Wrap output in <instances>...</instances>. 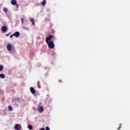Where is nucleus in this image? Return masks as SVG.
I'll return each instance as SVG.
<instances>
[{
	"label": "nucleus",
	"mask_w": 130,
	"mask_h": 130,
	"mask_svg": "<svg viewBox=\"0 0 130 130\" xmlns=\"http://www.w3.org/2000/svg\"><path fill=\"white\" fill-rule=\"evenodd\" d=\"M3 11L5 12V13H8V8H4Z\"/></svg>",
	"instance_id": "obj_14"
},
{
	"label": "nucleus",
	"mask_w": 130,
	"mask_h": 130,
	"mask_svg": "<svg viewBox=\"0 0 130 130\" xmlns=\"http://www.w3.org/2000/svg\"><path fill=\"white\" fill-rule=\"evenodd\" d=\"M21 21L22 24H24V18H21Z\"/></svg>",
	"instance_id": "obj_16"
},
{
	"label": "nucleus",
	"mask_w": 130,
	"mask_h": 130,
	"mask_svg": "<svg viewBox=\"0 0 130 130\" xmlns=\"http://www.w3.org/2000/svg\"><path fill=\"white\" fill-rule=\"evenodd\" d=\"M16 7L18 8V5H17Z\"/></svg>",
	"instance_id": "obj_23"
},
{
	"label": "nucleus",
	"mask_w": 130,
	"mask_h": 130,
	"mask_svg": "<svg viewBox=\"0 0 130 130\" xmlns=\"http://www.w3.org/2000/svg\"><path fill=\"white\" fill-rule=\"evenodd\" d=\"M13 35L17 38L19 37V36H20V32L16 31L14 34H13Z\"/></svg>",
	"instance_id": "obj_6"
},
{
	"label": "nucleus",
	"mask_w": 130,
	"mask_h": 130,
	"mask_svg": "<svg viewBox=\"0 0 130 130\" xmlns=\"http://www.w3.org/2000/svg\"><path fill=\"white\" fill-rule=\"evenodd\" d=\"M40 130H45V128H41V129H40Z\"/></svg>",
	"instance_id": "obj_20"
},
{
	"label": "nucleus",
	"mask_w": 130,
	"mask_h": 130,
	"mask_svg": "<svg viewBox=\"0 0 130 130\" xmlns=\"http://www.w3.org/2000/svg\"><path fill=\"white\" fill-rule=\"evenodd\" d=\"M120 128H121V124H119V127L117 128L118 130L120 129Z\"/></svg>",
	"instance_id": "obj_17"
},
{
	"label": "nucleus",
	"mask_w": 130,
	"mask_h": 130,
	"mask_svg": "<svg viewBox=\"0 0 130 130\" xmlns=\"http://www.w3.org/2000/svg\"><path fill=\"white\" fill-rule=\"evenodd\" d=\"M4 70V67L2 65H0V72H2Z\"/></svg>",
	"instance_id": "obj_15"
},
{
	"label": "nucleus",
	"mask_w": 130,
	"mask_h": 130,
	"mask_svg": "<svg viewBox=\"0 0 130 130\" xmlns=\"http://www.w3.org/2000/svg\"><path fill=\"white\" fill-rule=\"evenodd\" d=\"M8 110L9 111H12L13 110V107L11 106H8Z\"/></svg>",
	"instance_id": "obj_11"
},
{
	"label": "nucleus",
	"mask_w": 130,
	"mask_h": 130,
	"mask_svg": "<svg viewBox=\"0 0 130 130\" xmlns=\"http://www.w3.org/2000/svg\"><path fill=\"white\" fill-rule=\"evenodd\" d=\"M27 127L29 129H33V126L31 125H28Z\"/></svg>",
	"instance_id": "obj_13"
},
{
	"label": "nucleus",
	"mask_w": 130,
	"mask_h": 130,
	"mask_svg": "<svg viewBox=\"0 0 130 130\" xmlns=\"http://www.w3.org/2000/svg\"><path fill=\"white\" fill-rule=\"evenodd\" d=\"M31 94H35V89L34 87H30V88Z\"/></svg>",
	"instance_id": "obj_7"
},
{
	"label": "nucleus",
	"mask_w": 130,
	"mask_h": 130,
	"mask_svg": "<svg viewBox=\"0 0 130 130\" xmlns=\"http://www.w3.org/2000/svg\"><path fill=\"white\" fill-rule=\"evenodd\" d=\"M46 42L48 44L49 48L53 49L54 48V37L53 35H50L48 37L46 38Z\"/></svg>",
	"instance_id": "obj_1"
},
{
	"label": "nucleus",
	"mask_w": 130,
	"mask_h": 130,
	"mask_svg": "<svg viewBox=\"0 0 130 130\" xmlns=\"http://www.w3.org/2000/svg\"><path fill=\"white\" fill-rule=\"evenodd\" d=\"M59 82L60 83H61V82H62L61 80H59Z\"/></svg>",
	"instance_id": "obj_21"
},
{
	"label": "nucleus",
	"mask_w": 130,
	"mask_h": 130,
	"mask_svg": "<svg viewBox=\"0 0 130 130\" xmlns=\"http://www.w3.org/2000/svg\"><path fill=\"white\" fill-rule=\"evenodd\" d=\"M0 78H1V79H5V78H6V75L4 74H0Z\"/></svg>",
	"instance_id": "obj_9"
},
{
	"label": "nucleus",
	"mask_w": 130,
	"mask_h": 130,
	"mask_svg": "<svg viewBox=\"0 0 130 130\" xmlns=\"http://www.w3.org/2000/svg\"><path fill=\"white\" fill-rule=\"evenodd\" d=\"M11 4L13 6H16L17 5V1L16 0H12L11 1Z\"/></svg>",
	"instance_id": "obj_8"
},
{
	"label": "nucleus",
	"mask_w": 130,
	"mask_h": 130,
	"mask_svg": "<svg viewBox=\"0 0 130 130\" xmlns=\"http://www.w3.org/2000/svg\"><path fill=\"white\" fill-rule=\"evenodd\" d=\"M30 22L32 23V25H35V21H34V19L31 18L30 19Z\"/></svg>",
	"instance_id": "obj_12"
},
{
	"label": "nucleus",
	"mask_w": 130,
	"mask_h": 130,
	"mask_svg": "<svg viewBox=\"0 0 130 130\" xmlns=\"http://www.w3.org/2000/svg\"><path fill=\"white\" fill-rule=\"evenodd\" d=\"M2 30L4 33H5V32H7L8 30V27H7L6 26H3L2 27Z\"/></svg>",
	"instance_id": "obj_4"
},
{
	"label": "nucleus",
	"mask_w": 130,
	"mask_h": 130,
	"mask_svg": "<svg viewBox=\"0 0 130 130\" xmlns=\"http://www.w3.org/2000/svg\"><path fill=\"white\" fill-rule=\"evenodd\" d=\"M12 49H13V48L12 47V45H11V44H8L7 45V50L9 51H11Z\"/></svg>",
	"instance_id": "obj_5"
},
{
	"label": "nucleus",
	"mask_w": 130,
	"mask_h": 130,
	"mask_svg": "<svg viewBox=\"0 0 130 130\" xmlns=\"http://www.w3.org/2000/svg\"><path fill=\"white\" fill-rule=\"evenodd\" d=\"M45 5H46V0H43L42 2V5L44 6Z\"/></svg>",
	"instance_id": "obj_10"
},
{
	"label": "nucleus",
	"mask_w": 130,
	"mask_h": 130,
	"mask_svg": "<svg viewBox=\"0 0 130 130\" xmlns=\"http://www.w3.org/2000/svg\"><path fill=\"white\" fill-rule=\"evenodd\" d=\"M14 128H15V129H16V130H20V129H21V126H20V124H16L14 126Z\"/></svg>",
	"instance_id": "obj_2"
},
{
	"label": "nucleus",
	"mask_w": 130,
	"mask_h": 130,
	"mask_svg": "<svg viewBox=\"0 0 130 130\" xmlns=\"http://www.w3.org/2000/svg\"><path fill=\"white\" fill-rule=\"evenodd\" d=\"M13 36H14V35H10V38H13Z\"/></svg>",
	"instance_id": "obj_19"
},
{
	"label": "nucleus",
	"mask_w": 130,
	"mask_h": 130,
	"mask_svg": "<svg viewBox=\"0 0 130 130\" xmlns=\"http://www.w3.org/2000/svg\"><path fill=\"white\" fill-rule=\"evenodd\" d=\"M38 109L40 112H43V111H44V108H43V107L41 106H39Z\"/></svg>",
	"instance_id": "obj_3"
},
{
	"label": "nucleus",
	"mask_w": 130,
	"mask_h": 130,
	"mask_svg": "<svg viewBox=\"0 0 130 130\" xmlns=\"http://www.w3.org/2000/svg\"><path fill=\"white\" fill-rule=\"evenodd\" d=\"M46 130H50V128H49L48 126H46Z\"/></svg>",
	"instance_id": "obj_18"
},
{
	"label": "nucleus",
	"mask_w": 130,
	"mask_h": 130,
	"mask_svg": "<svg viewBox=\"0 0 130 130\" xmlns=\"http://www.w3.org/2000/svg\"><path fill=\"white\" fill-rule=\"evenodd\" d=\"M10 35V34H6V36H9Z\"/></svg>",
	"instance_id": "obj_22"
}]
</instances>
